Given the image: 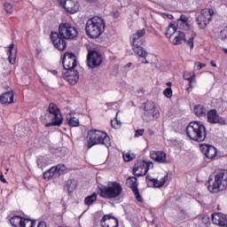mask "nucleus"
<instances>
[{"label": "nucleus", "mask_w": 227, "mask_h": 227, "mask_svg": "<svg viewBox=\"0 0 227 227\" xmlns=\"http://www.w3.org/2000/svg\"><path fill=\"white\" fill-rule=\"evenodd\" d=\"M79 32L77 28L68 22L60 23L58 32H51V40L58 51H65L67 49V42L65 40H74L77 38Z\"/></svg>", "instance_id": "nucleus-1"}, {"label": "nucleus", "mask_w": 227, "mask_h": 227, "mask_svg": "<svg viewBox=\"0 0 227 227\" xmlns=\"http://www.w3.org/2000/svg\"><path fill=\"white\" fill-rule=\"evenodd\" d=\"M227 189V170L220 169L211 175L207 181L209 192H219Z\"/></svg>", "instance_id": "nucleus-2"}, {"label": "nucleus", "mask_w": 227, "mask_h": 227, "mask_svg": "<svg viewBox=\"0 0 227 227\" xmlns=\"http://www.w3.org/2000/svg\"><path fill=\"white\" fill-rule=\"evenodd\" d=\"M186 135L192 141L203 143L207 139V128L202 121H192L186 127Z\"/></svg>", "instance_id": "nucleus-3"}, {"label": "nucleus", "mask_w": 227, "mask_h": 227, "mask_svg": "<svg viewBox=\"0 0 227 227\" xmlns=\"http://www.w3.org/2000/svg\"><path fill=\"white\" fill-rule=\"evenodd\" d=\"M86 35L90 38H98L106 31V22L100 17L89 19L85 27Z\"/></svg>", "instance_id": "nucleus-4"}, {"label": "nucleus", "mask_w": 227, "mask_h": 227, "mask_svg": "<svg viewBox=\"0 0 227 227\" xmlns=\"http://www.w3.org/2000/svg\"><path fill=\"white\" fill-rule=\"evenodd\" d=\"M95 145H104L106 148L111 146V140L109 135L104 131L91 129L87 135V145L88 148L95 146Z\"/></svg>", "instance_id": "nucleus-5"}, {"label": "nucleus", "mask_w": 227, "mask_h": 227, "mask_svg": "<svg viewBox=\"0 0 227 227\" xmlns=\"http://www.w3.org/2000/svg\"><path fill=\"white\" fill-rule=\"evenodd\" d=\"M99 196L105 198L106 200H113L114 198H119L123 192V188L121 184L117 182H110L107 186L101 185L98 187Z\"/></svg>", "instance_id": "nucleus-6"}, {"label": "nucleus", "mask_w": 227, "mask_h": 227, "mask_svg": "<svg viewBox=\"0 0 227 227\" xmlns=\"http://www.w3.org/2000/svg\"><path fill=\"white\" fill-rule=\"evenodd\" d=\"M49 114L48 118H51V122L45 124V127H61L63 123V115L58 108V106L54 103H51L48 107Z\"/></svg>", "instance_id": "nucleus-7"}, {"label": "nucleus", "mask_w": 227, "mask_h": 227, "mask_svg": "<svg viewBox=\"0 0 227 227\" xmlns=\"http://www.w3.org/2000/svg\"><path fill=\"white\" fill-rule=\"evenodd\" d=\"M212 17H214V10L213 9H203L200 13L196 17V22L200 29H205L208 24H210V20H212Z\"/></svg>", "instance_id": "nucleus-8"}, {"label": "nucleus", "mask_w": 227, "mask_h": 227, "mask_svg": "<svg viewBox=\"0 0 227 227\" xmlns=\"http://www.w3.org/2000/svg\"><path fill=\"white\" fill-rule=\"evenodd\" d=\"M87 65L89 68H97L102 65V54L100 51L93 49L88 51Z\"/></svg>", "instance_id": "nucleus-9"}, {"label": "nucleus", "mask_w": 227, "mask_h": 227, "mask_svg": "<svg viewBox=\"0 0 227 227\" xmlns=\"http://www.w3.org/2000/svg\"><path fill=\"white\" fill-rule=\"evenodd\" d=\"M150 168H153L152 161H139L133 168V175L135 176H145L150 171Z\"/></svg>", "instance_id": "nucleus-10"}, {"label": "nucleus", "mask_w": 227, "mask_h": 227, "mask_svg": "<svg viewBox=\"0 0 227 227\" xmlns=\"http://www.w3.org/2000/svg\"><path fill=\"white\" fill-rule=\"evenodd\" d=\"M144 114L147 116L149 120H155V118H159V110L153 101H146L144 104Z\"/></svg>", "instance_id": "nucleus-11"}, {"label": "nucleus", "mask_w": 227, "mask_h": 227, "mask_svg": "<svg viewBox=\"0 0 227 227\" xmlns=\"http://www.w3.org/2000/svg\"><path fill=\"white\" fill-rule=\"evenodd\" d=\"M59 3L67 13H76V12H79V3L75 2V0H59Z\"/></svg>", "instance_id": "nucleus-12"}, {"label": "nucleus", "mask_w": 227, "mask_h": 227, "mask_svg": "<svg viewBox=\"0 0 227 227\" xmlns=\"http://www.w3.org/2000/svg\"><path fill=\"white\" fill-rule=\"evenodd\" d=\"M126 184L128 186H129L132 190V192L136 196V200L141 203L143 201V197L139 194V190L137 189V177L136 176H131L129 177L126 180Z\"/></svg>", "instance_id": "nucleus-13"}, {"label": "nucleus", "mask_w": 227, "mask_h": 227, "mask_svg": "<svg viewBox=\"0 0 227 227\" xmlns=\"http://www.w3.org/2000/svg\"><path fill=\"white\" fill-rule=\"evenodd\" d=\"M150 157L160 164H168V154L164 151H151Z\"/></svg>", "instance_id": "nucleus-14"}, {"label": "nucleus", "mask_w": 227, "mask_h": 227, "mask_svg": "<svg viewBox=\"0 0 227 227\" xmlns=\"http://www.w3.org/2000/svg\"><path fill=\"white\" fill-rule=\"evenodd\" d=\"M100 226L101 227H118L119 226L118 218L111 215H105L100 220Z\"/></svg>", "instance_id": "nucleus-15"}, {"label": "nucleus", "mask_w": 227, "mask_h": 227, "mask_svg": "<svg viewBox=\"0 0 227 227\" xmlns=\"http://www.w3.org/2000/svg\"><path fill=\"white\" fill-rule=\"evenodd\" d=\"M64 79L72 86H75L79 82V72L77 70H69L63 73Z\"/></svg>", "instance_id": "nucleus-16"}, {"label": "nucleus", "mask_w": 227, "mask_h": 227, "mask_svg": "<svg viewBox=\"0 0 227 227\" xmlns=\"http://www.w3.org/2000/svg\"><path fill=\"white\" fill-rule=\"evenodd\" d=\"M207 121L209 123H220V125H226V121L217 114V110L212 109L207 112Z\"/></svg>", "instance_id": "nucleus-17"}, {"label": "nucleus", "mask_w": 227, "mask_h": 227, "mask_svg": "<svg viewBox=\"0 0 227 227\" xmlns=\"http://www.w3.org/2000/svg\"><path fill=\"white\" fill-rule=\"evenodd\" d=\"M168 178H169V175L166 174L164 177H162L160 181L155 178H150L148 176L145 178V182L148 187H162L166 182H168Z\"/></svg>", "instance_id": "nucleus-18"}, {"label": "nucleus", "mask_w": 227, "mask_h": 227, "mask_svg": "<svg viewBox=\"0 0 227 227\" xmlns=\"http://www.w3.org/2000/svg\"><path fill=\"white\" fill-rule=\"evenodd\" d=\"M200 152H202L207 159L209 160L215 159V155H217V150L215 149V147L208 145H201Z\"/></svg>", "instance_id": "nucleus-19"}, {"label": "nucleus", "mask_w": 227, "mask_h": 227, "mask_svg": "<svg viewBox=\"0 0 227 227\" xmlns=\"http://www.w3.org/2000/svg\"><path fill=\"white\" fill-rule=\"evenodd\" d=\"M212 221L214 224L220 227H227V218L226 215L223 213H214L212 214Z\"/></svg>", "instance_id": "nucleus-20"}, {"label": "nucleus", "mask_w": 227, "mask_h": 227, "mask_svg": "<svg viewBox=\"0 0 227 227\" xmlns=\"http://www.w3.org/2000/svg\"><path fill=\"white\" fill-rule=\"evenodd\" d=\"M75 67H77V59H75V55L72 54L67 59H63V67L67 72L74 70Z\"/></svg>", "instance_id": "nucleus-21"}, {"label": "nucleus", "mask_w": 227, "mask_h": 227, "mask_svg": "<svg viewBox=\"0 0 227 227\" xmlns=\"http://www.w3.org/2000/svg\"><path fill=\"white\" fill-rule=\"evenodd\" d=\"M146 35V29H139L131 36V44H143V36Z\"/></svg>", "instance_id": "nucleus-22"}, {"label": "nucleus", "mask_w": 227, "mask_h": 227, "mask_svg": "<svg viewBox=\"0 0 227 227\" xmlns=\"http://www.w3.org/2000/svg\"><path fill=\"white\" fill-rule=\"evenodd\" d=\"M75 189H77V180L69 179L66 182L64 185V190L67 191L68 194H72V192H74Z\"/></svg>", "instance_id": "nucleus-23"}, {"label": "nucleus", "mask_w": 227, "mask_h": 227, "mask_svg": "<svg viewBox=\"0 0 227 227\" xmlns=\"http://www.w3.org/2000/svg\"><path fill=\"white\" fill-rule=\"evenodd\" d=\"M0 102L1 104H13V92L12 90H10L8 92L4 93L2 96H0Z\"/></svg>", "instance_id": "nucleus-24"}, {"label": "nucleus", "mask_w": 227, "mask_h": 227, "mask_svg": "<svg viewBox=\"0 0 227 227\" xmlns=\"http://www.w3.org/2000/svg\"><path fill=\"white\" fill-rule=\"evenodd\" d=\"M131 45L135 54L139 58H146V56H148V52H146L145 48L141 47L142 44H131Z\"/></svg>", "instance_id": "nucleus-25"}, {"label": "nucleus", "mask_w": 227, "mask_h": 227, "mask_svg": "<svg viewBox=\"0 0 227 227\" xmlns=\"http://www.w3.org/2000/svg\"><path fill=\"white\" fill-rule=\"evenodd\" d=\"M194 113L199 118H203V116H207V108L202 105H197L194 107Z\"/></svg>", "instance_id": "nucleus-26"}, {"label": "nucleus", "mask_w": 227, "mask_h": 227, "mask_svg": "<svg viewBox=\"0 0 227 227\" xmlns=\"http://www.w3.org/2000/svg\"><path fill=\"white\" fill-rule=\"evenodd\" d=\"M67 121L69 127H79L80 121L76 117H72V114L67 115Z\"/></svg>", "instance_id": "nucleus-27"}, {"label": "nucleus", "mask_w": 227, "mask_h": 227, "mask_svg": "<svg viewBox=\"0 0 227 227\" xmlns=\"http://www.w3.org/2000/svg\"><path fill=\"white\" fill-rule=\"evenodd\" d=\"M23 221H24V218H22L19 215L12 216L10 219V223H11L12 226H13V227H22Z\"/></svg>", "instance_id": "nucleus-28"}, {"label": "nucleus", "mask_w": 227, "mask_h": 227, "mask_svg": "<svg viewBox=\"0 0 227 227\" xmlns=\"http://www.w3.org/2000/svg\"><path fill=\"white\" fill-rule=\"evenodd\" d=\"M182 42H187L185 34H184V32H178V35L173 40V43L174 45H180Z\"/></svg>", "instance_id": "nucleus-29"}, {"label": "nucleus", "mask_w": 227, "mask_h": 227, "mask_svg": "<svg viewBox=\"0 0 227 227\" xmlns=\"http://www.w3.org/2000/svg\"><path fill=\"white\" fill-rule=\"evenodd\" d=\"M97 193L94 192L91 195H89L88 197L85 198L84 203L87 207H90V205H93L95 201H97Z\"/></svg>", "instance_id": "nucleus-30"}, {"label": "nucleus", "mask_w": 227, "mask_h": 227, "mask_svg": "<svg viewBox=\"0 0 227 227\" xmlns=\"http://www.w3.org/2000/svg\"><path fill=\"white\" fill-rule=\"evenodd\" d=\"M176 33V27L175 26L174 23H170L165 33L166 36H168V38H171V36H173V35H175Z\"/></svg>", "instance_id": "nucleus-31"}, {"label": "nucleus", "mask_w": 227, "mask_h": 227, "mask_svg": "<svg viewBox=\"0 0 227 227\" xmlns=\"http://www.w3.org/2000/svg\"><path fill=\"white\" fill-rule=\"evenodd\" d=\"M35 226H36V221L23 218L21 227H35Z\"/></svg>", "instance_id": "nucleus-32"}, {"label": "nucleus", "mask_w": 227, "mask_h": 227, "mask_svg": "<svg viewBox=\"0 0 227 227\" xmlns=\"http://www.w3.org/2000/svg\"><path fill=\"white\" fill-rule=\"evenodd\" d=\"M183 77L185 81H196V74L192 72L185 71Z\"/></svg>", "instance_id": "nucleus-33"}, {"label": "nucleus", "mask_w": 227, "mask_h": 227, "mask_svg": "<svg viewBox=\"0 0 227 227\" xmlns=\"http://www.w3.org/2000/svg\"><path fill=\"white\" fill-rule=\"evenodd\" d=\"M59 167H52L49 169L50 174L51 176V178H58V176H61V173H59Z\"/></svg>", "instance_id": "nucleus-34"}, {"label": "nucleus", "mask_w": 227, "mask_h": 227, "mask_svg": "<svg viewBox=\"0 0 227 227\" xmlns=\"http://www.w3.org/2000/svg\"><path fill=\"white\" fill-rule=\"evenodd\" d=\"M188 19L186 18L185 15L182 14L180 16V19L178 20V24H183L184 29H188L189 28V24L187 23Z\"/></svg>", "instance_id": "nucleus-35"}, {"label": "nucleus", "mask_w": 227, "mask_h": 227, "mask_svg": "<svg viewBox=\"0 0 227 227\" xmlns=\"http://www.w3.org/2000/svg\"><path fill=\"white\" fill-rule=\"evenodd\" d=\"M125 162H130V160H134L136 159V154L131 153H125L122 155Z\"/></svg>", "instance_id": "nucleus-36"}, {"label": "nucleus", "mask_w": 227, "mask_h": 227, "mask_svg": "<svg viewBox=\"0 0 227 227\" xmlns=\"http://www.w3.org/2000/svg\"><path fill=\"white\" fill-rule=\"evenodd\" d=\"M17 58V50H14V52H9V63L11 65H15V59Z\"/></svg>", "instance_id": "nucleus-37"}, {"label": "nucleus", "mask_w": 227, "mask_h": 227, "mask_svg": "<svg viewBox=\"0 0 227 227\" xmlns=\"http://www.w3.org/2000/svg\"><path fill=\"white\" fill-rule=\"evenodd\" d=\"M4 10L6 13H13V5L10 3H4Z\"/></svg>", "instance_id": "nucleus-38"}, {"label": "nucleus", "mask_w": 227, "mask_h": 227, "mask_svg": "<svg viewBox=\"0 0 227 227\" xmlns=\"http://www.w3.org/2000/svg\"><path fill=\"white\" fill-rule=\"evenodd\" d=\"M163 95H165V97H167V98H171V97H173V90H171V88H167L163 91Z\"/></svg>", "instance_id": "nucleus-39"}, {"label": "nucleus", "mask_w": 227, "mask_h": 227, "mask_svg": "<svg viewBox=\"0 0 227 227\" xmlns=\"http://www.w3.org/2000/svg\"><path fill=\"white\" fill-rule=\"evenodd\" d=\"M220 36H221V40H227V28H223L221 32H220Z\"/></svg>", "instance_id": "nucleus-40"}, {"label": "nucleus", "mask_w": 227, "mask_h": 227, "mask_svg": "<svg viewBox=\"0 0 227 227\" xmlns=\"http://www.w3.org/2000/svg\"><path fill=\"white\" fill-rule=\"evenodd\" d=\"M115 123L116 124H114V122L113 121H111V125H112L113 129H120L121 127V121L116 120Z\"/></svg>", "instance_id": "nucleus-41"}, {"label": "nucleus", "mask_w": 227, "mask_h": 227, "mask_svg": "<svg viewBox=\"0 0 227 227\" xmlns=\"http://www.w3.org/2000/svg\"><path fill=\"white\" fill-rule=\"evenodd\" d=\"M191 47V49H194V37H190L187 41H184Z\"/></svg>", "instance_id": "nucleus-42"}, {"label": "nucleus", "mask_w": 227, "mask_h": 227, "mask_svg": "<svg viewBox=\"0 0 227 227\" xmlns=\"http://www.w3.org/2000/svg\"><path fill=\"white\" fill-rule=\"evenodd\" d=\"M44 180H51L52 176H51V171L47 170L43 173Z\"/></svg>", "instance_id": "nucleus-43"}, {"label": "nucleus", "mask_w": 227, "mask_h": 227, "mask_svg": "<svg viewBox=\"0 0 227 227\" xmlns=\"http://www.w3.org/2000/svg\"><path fill=\"white\" fill-rule=\"evenodd\" d=\"M143 134H145V129H137L135 131V137H140V136H143Z\"/></svg>", "instance_id": "nucleus-44"}, {"label": "nucleus", "mask_w": 227, "mask_h": 227, "mask_svg": "<svg viewBox=\"0 0 227 227\" xmlns=\"http://www.w3.org/2000/svg\"><path fill=\"white\" fill-rule=\"evenodd\" d=\"M205 67H207L206 64L200 63V62H196L195 63V67L197 68V70H201V68H205Z\"/></svg>", "instance_id": "nucleus-45"}, {"label": "nucleus", "mask_w": 227, "mask_h": 227, "mask_svg": "<svg viewBox=\"0 0 227 227\" xmlns=\"http://www.w3.org/2000/svg\"><path fill=\"white\" fill-rule=\"evenodd\" d=\"M55 168H59V173H60V175L65 171V169H67V167H65V165H58Z\"/></svg>", "instance_id": "nucleus-46"}, {"label": "nucleus", "mask_w": 227, "mask_h": 227, "mask_svg": "<svg viewBox=\"0 0 227 227\" xmlns=\"http://www.w3.org/2000/svg\"><path fill=\"white\" fill-rule=\"evenodd\" d=\"M13 47H15V44L12 43L9 46V52H15V51H17V49H14Z\"/></svg>", "instance_id": "nucleus-47"}, {"label": "nucleus", "mask_w": 227, "mask_h": 227, "mask_svg": "<svg viewBox=\"0 0 227 227\" xmlns=\"http://www.w3.org/2000/svg\"><path fill=\"white\" fill-rule=\"evenodd\" d=\"M37 227H47V223L45 222L42 221L38 223Z\"/></svg>", "instance_id": "nucleus-48"}, {"label": "nucleus", "mask_w": 227, "mask_h": 227, "mask_svg": "<svg viewBox=\"0 0 227 227\" xmlns=\"http://www.w3.org/2000/svg\"><path fill=\"white\" fill-rule=\"evenodd\" d=\"M0 180L3 182V184H6V179L4 178V176H3V174H1L0 176Z\"/></svg>", "instance_id": "nucleus-49"}, {"label": "nucleus", "mask_w": 227, "mask_h": 227, "mask_svg": "<svg viewBox=\"0 0 227 227\" xmlns=\"http://www.w3.org/2000/svg\"><path fill=\"white\" fill-rule=\"evenodd\" d=\"M42 160H43V158H39L37 160V166H42Z\"/></svg>", "instance_id": "nucleus-50"}, {"label": "nucleus", "mask_w": 227, "mask_h": 227, "mask_svg": "<svg viewBox=\"0 0 227 227\" xmlns=\"http://www.w3.org/2000/svg\"><path fill=\"white\" fill-rule=\"evenodd\" d=\"M114 19H118V17H120V12H114Z\"/></svg>", "instance_id": "nucleus-51"}, {"label": "nucleus", "mask_w": 227, "mask_h": 227, "mask_svg": "<svg viewBox=\"0 0 227 227\" xmlns=\"http://www.w3.org/2000/svg\"><path fill=\"white\" fill-rule=\"evenodd\" d=\"M210 65H211V67H214V68H215L217 67V64H215V62H214V60H212L210 62Z\"/></svg>", "instance_id": "nucleus-52"}, {"label": "nucleus", "mask_w": 227, "mask_h": 227, "mask_svg": "<svg viewBox=\"0 0 227 227\" xmlns=\"http://www.w3.org/2000/svg\"><path fill=\"white\" fill-rule=\"evenodd\" d=\"M192 82H194V81H190L189 82V87L188 88H190V89H192Z\"/></svg>", "instance_id": "nucleus-53"}, {"label": "nucleus", "mask_w": 227, "mask_h": 227, "mask_svg": "<svg viewBox=\"0 0 227 227\" xmlns=\"http://www.w3.org/2000/svg\"><path fill=\"white\" fill-rule=\"evenodd\" d=\"M142 63H145V65H148V61L146 60V58H144V59L142 60Z\"/></svg>", "instance_id": "nucleus-54"}, {"label": "nucleus", "mask_w": 227, "mask_h": 227, "mask_svg": "<svg viewBox=\"0 0 227 227\" xmlns=\"http://www.w3.org/2000/svg\"><path fill=\"white\" fill-rule=\"evenodd\" d=\"M51 74H53V75H58V71L52 70V71H51Z\"/></svg>", "instance_id": "nucleus-55"}, {"label": "nucleus", "mask_w": 227, "mask_h": 227, "mask_svg": "<svg viewBox=\"0 0 227 227\" xmlns=\"http://www.w3.org/2000/svg\"><path fill=\"white\" fill-rule=\"evenodd\" d=\"M186 91H187V93H191V91H192V89H191V88L188 87V88L186 89Z\"/></svg>", "instance_id": "nucleus-56"}, {"label": "nucleus", "mask_w": 227, "mask_h": 227, "mask_svg": "<svg viewBox=\"0 0 227 227\" xmlns=\"http://www.w3.org/2000/svg\"><path fill=\"white\" fill-rule=\"evenodd\" d=\"M88 3H95L97 0H86Z\"/></svg>", "instance_id": "nucleus-57"}, {"label": "nucleus", "mask_w": 227, "mask_h": 227, "mask_svg": "<svg viewBox=\"0 0 227 227\" xmlns=\"http://www.w3.org/2000/svg\"><path fill=\"white\" fill-rule=\"evenodd\" d=\"M223 52L227 54V48H223Z\"/></svg>", "instance_id": "nucleus-58"}, {"label": "nucleus", "mask_w": 227, "mask_h": 227, "mask_svg": "<svg viewBox=\"0 0 227 227\" xmlns=\"http://www.w3.org/2000/svg\"><path fill=\"white\" fill-rule=\"evenodd\" d=\"M168 17L169 19H173V14H169Z\"/></svg>", "instance_id": "nucleus-59"}, {"label": "nucleus", "mask_w": 227, "mask_h": 227, "mask_svg": "<svg viewBox=\"0 0 227 227\" xmlns=\"http://www.w3.org/2000/svg\"><path fill=\"white\" fill-rule=\"evenodd\" d=\"M167 86H171V82H168L167 83Z\"/></svg>", "instance_id": "nucleus-60"}, {"label": "nucleus", "mask_w": 227, "mask_h": 227, "mask_svg": "<svg viewBox=\"0 0 227 227\" xmlns=\"http://www.w3.org/2000/svg\"><path fill=\"white\" fill-rule=\"evenodd\" d=\"M127 67H132V63H129Z\"/></svg>", "instance_id": "nucleus-61"}, {"label": "nucleus", "mask_w": 227, "mask_h": 227, "mask_svg": "<svg viewBox=\"0 0 227 227\" xmlns=\"http://www.w3.org/2000/svg\"><path fill=\"white\" fill-rule=\"evenodd\" d=\"M226 29H227V27H226Z\"/></svg>", "instance_id": "nucleus-62"}]
</instances>
